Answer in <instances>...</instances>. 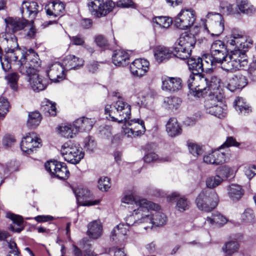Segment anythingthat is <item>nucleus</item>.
<instances>
[{"instance_id": "1", "label": "nucleus", "mask_w": 256, "mask_h": 256, "mask_svg": "<svg viewBox=\"0 0 256 256\" xmlns=\"http://www.w3.org/2000/svg\"><path fill=\"white\" fill-rule=\"evenodd\" d=\"M227 52L225 44L221 40H216L211 46V56L223 70H236L246 66V56L240 51L232 50L228 54Z\"/></svg>"}, {"instance_id": "2", "label": "nucleus", "mask_w": 256, "mask_h": 256, "mask_svg": "<svg viewBox=\"0 0 256 256\" xmlns=\"http://www.w3.org/2000/svg\"><path fill=\"white\" fill-rule=\"evenodd\" d=\"M142 204L144 208L140 210L144 217L141 220L148 224L144 227L145 229L151 228L153 226H160L166 224V216L160 211V207L158 204L149 200L142 201Z\"/></svg>"}, {"instance_id": "3", "label": "nucleus", "mask_w": 256, "mask_h": 256, "mask_svg": "<svg viewBox=\"0 0 256 256\" xmlns=\"http://www.w3.org/2000/svg\"><path fill=\"white\" fill-rule=\"evenodd\" d=\"M105 114H108L110 118L118 123L126 122L130 118L131 107L122 100L116 101L113 105H106Z\"/></svg>"}, {"instance_id": "4", "label": "nucleus", "mask_w": 256, "mask_h": 256, "mask_svg": "<svg viewBox=\"0 0 256 256\" xmlns=\"http://www.w3.org/2000/svg\"><path fill=\"white\" fill-rule=\"evenodd\" d=\"M227 44L231 46H234L233 50H238L246 56V65L248 62L246 52L250 48L253 44V40L249 36L243 35L241 32L233 30L227 41Z\"/></svg>"}, {"instance_id": "5", "label": "nucleus", "mask_w": 256, "mask_h": 256, "mask_svg": "<svg viewBox=\"0 0 256 256\" xmlns=\"http://www.w3.org/2000/svg\"><path fill=\"white\" fill-rule=\"evenodd\" d=\"M60 153L66 161L74 164H78L84 155L79 146L70 141L62 146Z\"/></svg>"}, {"instance_id": "6", "label": "nucleus", "mask_w": 256, "mask_h": 256, "mask_svg": "<svg viewBox=\"0 0 256 256\" xmlns=\"http://www.w3.org/2000/svg\"><path fill=\"white\" fill-rule=\"evenodd\" d=\"M218 196L214 192L202 191L196 198V202L198 208L209 212L217 206Z\"/></svg>"}, {"instance_id": "7", "label": "nucleus", "mask_w": 256, "mask_h": 256, "mask_svg": "<svg viewBox=\"0 0 256 256\" xmlns=\"http://www.w3.org/2000/svg\"><path fill=\"white\" fill-rule=\"evenodd\" d=\"M18 70L24 75L38 73L37 68L40 66L38 56L35 54L25 55L18 61Z\"/></svg>"}, {"instance_id": "8", "label": "nucleus", "mask_w": 256, "mask_h": 256, "mask_svg": "<svg viewBox=\"0 0 256 256\" xmlns=\"http://www.w3.org/2000/svg\"><path fill=\"white\" fill-rule=\"evenodd\" d=\"M87 6L92 15L100 18L112 12L115 4L112 1L104 2L103 0H88Z\"/></svg>"}, {"instance_id": "9", "label": "nucleus", "mask_w": 256, "mask_h": 256, "mask_svg": "<svg viewBox=\"0 0 256 256\" xmlns=\"http://www.w3.org/2000/svg\"><path fill=\"white\" fill-rule=\"evenodd\" d=\"M210 80L200 74H190L188 80V85L190 90L196 92L198 97L202 96L206 92Z\"/></svg>"}, {"instance_id": "10", "label": "nucleus", "mask_w": 256, "mask_h": 256, "mask_svg": "<svg viewBox=\"0 0 256 256\" xmlns=\"http://www.w3.org/2000/svg\"><path fill=\"white\" fill-rule=\"evenodd\" d=\"M45 168L52 176L59 179L66 180L69 176L70 172L66 164L56 160H50L45 164Z\"/></svg>"}, {"instance_id": "11", "label": "nucleus", "mask_w": 256, "mask_h": 256, "mask_svg": "<svg viewBox=\"0 0 256 256\" xmlns=\"http://www.w3.org/2000/svg\"><path fill=\"white\" fill-rule=\"evenodd\" d=\"M195 20L194 11L182 10L175 18L174 24L177 28L184 30L192 26Z\"/></svg>"}, {"instance_id": "12", "label": "nucleus", "mask_w": 256, "mask_h": 256, "mask_svg": "<svg viewBox=\"0 0 256 256\" xmlns=\"http://www.w3.org/2000/svg\"><path fill=\"white\" fill-rule=\"evenodd\" d=\"M40 143L41 140L36 136V134L29 133L22 138L20 148L24 152L30 154L34 148H38Z\"/></svg>"}, {"instance_id": "13", "label": "nucleus", "mask_w": 256, "mask_h": 256, "mask_svg": "<svg viewBox=\"0 0 256 256\" xmlns=\"http://www.w3.org/2000/svg\"><path fill=\"white\" fill-rule=\"evenodd\" d=\"M149 65V62L145 59H136L130 64V68L131 74L134 76L141 78L148 72Z\"/></svg>"}, {"instance_id": "14", "label": "nucleus", "mask_w": 256, "mask_h": 256, "mask_svg": "<svg viewBox=\"0 0 256 256\" xmlns=\"http://www.w3.org/2000/svg\"><path fill=\"white\" fill-rule=\"evenodd\" d=\"M64 67L60 62H56L51 64L46 70L50 80L57 82L63 80L64 78Z\"/></svg>"}, {"instance_id": "15", "label": "nucleus", "mask_w": 256, "mask_h": 256, "mask_svg": "<svg viewBox=\"0 0 256 256\" xmlns=\"http://www.w3.org/2000/svg\"><path fill=\"white\" fill-rule=\"evenodd\" d=\"M10 42H12V46H10L11 47L5 48L6 54L4 56L7 59L18 64V61L20 60L18 58L20 57V59L24 57L25 55L23 50L18 48L17 40L13 39L10 40Z\"/></svg>"}, {"instance_id": "16", "label": "nucleus", "mask_w": 256, "mask_h": 256, "mask_svg": "<svg viewBox=\"0 0 256 256\" xmlns=\"http://www.w3.org/2000/svg\"><path fill=\"white\" fill-rule=\"evenodd\" d=\"M28 76L30 85L32 90L39 92L44 90L48 84L47 79L40 76L38 73L26 74Z\"/></svg>"}, {"instance_id": "17", "label": "nucleus", "mask_w": 256, "mask_h": 256, "mask_svg": "<svg viewBox=\"0 0 256 256\" xmlns=\"http://www.w3.org/2000/svg\"><path fill=\"white\" fill-rule=\"evenodd\" d=\"M4 22L6 24V28L11 30L12 32L22 30L27 26H30V20H28L24 18L8 17L5 18Z\"/></svg>"}, {"instance_id": "18", "label": "nucleus", "mask_w": 256, "mask_h": 256, "mask_svg": "<svg viewBox=\"0 0 256 256\" xmlns=\"http://www.w3.org/2000/svg\"><path fill=\"white\" fill-rule=\"evenodd\" d=\"M162 80V88L164 90L175 92L179 90L182 88V80L179 78L163 76Z\"/></svg>"}, {"instance_id": "19", "label": "nucleus", "mask_w": 256, "mask_h": 256, "mask_svg": "<svg viewBox=\"0 0 256 256\" xmlns=\"http://www.w3.org/2000/svg\"><path fill=\"white\" fill-rule=\"evenodd\" d=\"M76 196L77 200L79 202L81 203V204L84 206H90L98 204L100 200H85L82 202L81 200L86 199L87 198H90L92 196V194L90 190L84 188H80L75 190Z\"/></svg>"}, {"instance_id": "20", "label": "nucleus", "mask_w": 256, "mask_h": 256, "mask_svg": "<svg viewBox=\"0 0 256 256\" xmlns=\"http://www.w3.org/2000/svg\"><path fill=\"white\" fill-rule=\"evenodd\" d=\"M38 6L36 2L26 0L22 3L21 12L24 16L28 15L30 20H32L38 13Z\"/></svg>"}, {"instance_id": "21", "label": "nucleus", "mask_w": 256, "mask_h": 256, "mask_svg": "<svg viewBox=\"0 0 256 256\" xmlns=\"http://www.w3.org/2000/svg\"><path fill=\"white\" fill-rule=\"evenodd\" d=\"M46 13L50 16L54 17L62 16L65 10L64 4L59 1L50 2L45 6Z\"/></svg>"}, {"instance_id": "22", "label": "nucleus", "mask_w": 256, "mask_h": 256, "mask_svg": "<svg viewBox=\"0 0 256 256\" xmlns=\"http://www.w3.org/2000/svg\"><path fill=\"white\" fill-rule=\"evenodd\" d=\"M84 60L74 55L67 56L63 60L64 70H76L80 68L84 64Z\"/></svg>"}, {"instance_id": "23", "label": "nucleus", "mask_w": 256, "mask_h": 256, "mask_svg": "<svg viewBox=\"0 0 256 256\" xmlns=\"http://www.w3.org/2000/svg\"><path fill=\"white\" fill-rule=\"evenodd\" d=\"M247 84L246 77L242 75H235L228 82L227 88L231 92L242 88Z\"/></svg>"}, {"instance_id": "24", "label": "nucleus", "mask_w": 256, "mask_h": 256, "mask_svg": "<svg viewBox=\"0 0 256 256\" xmlns=\"http://www.w3.org/2000/svg\"><path fill=\"white\" fill-rule=\"evenodd\" d=\"M204 106L208 113L219 118L224 116V109L218 104L214 102V100H207L205 102Z\"/></svg>"}, {"instance_id": "25", "label": "nucleus", "mask_w": 256, "mask_h": 256, "mask_svg": "<svg viewBox=\"0 0 256 256\" xmlns=\"http://www.w3.org/2000/svg\"><path fill=\"white\" fill-rule=\"evenodd\" d=\"M94 124V120L82 117L74 122V128H76L78 132H88L92 128Z\"/></svg>"}, {"instance_id": "26", "label": "nucleus", "mask_w": 256, "mask_h": 256, "mask_svg": "<svg viewBox=\"0 0 256 256\" xmlns=\"http://www.w3.org/2000/svg\"><path fill=\"white\" fill-rule=\"evenodd\" d=\"M206 17L208 18L214 17L213 19L215 20L212 26L213 30L215 32L214 34L220 35L224 30V22L222 15L218 13L210 12L208 14Z\"/></svg>"}, {"instance_id": "27", "label": "nucleus", "mask_w": 256, "mask_h": 256, "mask_svg": "<svg viewBox=\"0 0 256 256\" xmlns=\"http://www.w3.org/2000/svg\"><path fill=\"white\" fill-rule=\"evenodd\" d=\"M142 208H144L143 204H142V206H138V208H134L133 210L132 214L126 218V224H125V226L128 228L130 226H133L136 223L144 224V222L141 220V219H142L144 216L140 213V210H142Z\"/></svg>"}, {"instance_id": "28", "label": "nucleus", "mask_w": 256, "mask_h": 256, "mask_svg": "<svg viewBox=\"0 0 256 256\" xmlns=\"http://www.w3.org/2000/svg\"><path fill=\"white\" fill-rule=\"evenodd\" d=\"M128 230V228L125 226V224L120 223L112 231L111 239L114 241H124L126 238V235Z\"/></svg>"}, {"instance_id": "29", "label": "nucleus", "mask_w": 256, "mask_h": 256, "mask_svg": "<svg viewBox=\"0 0 256 256\" xmlns=\"http://www.w3.org/2000/svg\"><path fill=\"white\" fill-rule=\"evenodd\" d=\"M174 53L168 48L158 46L155 48L154 56L158 62L170 59Z\"/></svg>"}, {"instance_id": "30", "label": "nucleus", "mask_w": 256, "mask_h": 256, "mask_svg": "<svg viewBox=\"0 0 256 256\" xmlns=\"http://www.w3.org/2000/svg\"><path fill=\"white\" fill-rule=\"evenodd\" d=\"M113 63L118 66H124L129 62V54L124 50H116L112 55Z\"/></svg>"}, {"instance_id": "31", "label": "nucleus", "mask_w": 256, "mask_h": 256, "mask_svg": "<svg viewBox=\"0 0 256 256\" xmlns=\"http://www.w3.org/2000/svg\"><path fill=\"white\" fill-rule=\"evenodd\" d=\"M196 38L192 34H182L177 40L176 44L185 46L188 49L192 50L196 44Z\"/></svg>"}, {"instance_id": "32", "label": "nucleus", "mask_w": 256, "mask_h": 256, "mask_svg": "<svg viewBox=\"0 0 256 256\" xmlns=\"http://www.w3.org/2000/svg\"><path fill=\"white\" fill-rule=\"evenodd\" d=\"M88 234L92 238L96 239L101 236L102 227L100 221H93L88 224Z\"/></svg>"}, {"instance_id": "33", "label": "nucleus", "mask_w": 256, "mask_h": 256, "mask_svg": "<svg viewBox=\"0 0 256 256\" xmlns=\"http://www.w3.org/2000/svg\"><path fill=\"white\" fill-rule=\"evenodd\" d=\"M181 98L175 96L166 97L164 99L162 106L167 110H177L181 105Z\"/></svg>"}, {"instance_id": "34", "label": "nucleus", "mask_w": 256, "mask_h": 256, "mask_svg": "<svg viewBox=\"0 0 256 256\" xmlns=\"http://www.w3.org/2000/svg\"><path fill=\"white\" fill-rule=\"evenodd\" d=\"M188 64L192 71V74H200L204 72V64L202 58H190L188 60Z\"/></svg>"}, {"instance_id": "35", "label": "nucleus", "mask_w": 256, "mask_h": 256, "mask_svg": "<svg viewBox=\"0 0 256 256\" xmlns=\"http://www.w3.org/2000/svg\"><path fill=\"white\" fill-rule=\"evenodd\" d=\"M166 130L170 136H175L181 132V128L174 118H170L166 125Z\"/></svg>"}, {"instance_id": "36", "label": "nucleus", "mask_w": 256, "mask_h": 256, "mask_svg": "<svg viewBox=\"0 0 256 256\" xmlns=\"http://www.w3.org/2000/svg\"><path fill=\"white\" fill-rule=\"evenodd\" d=\"M6 216L13 222L14 225L10 226V229L12 231L19 232L23 230L24 220L21 216L12 213H8Z\"/></svg>"}, {"instance_id": "37", "label": "nucleus", "mask_w": 256, "mask_h": 256, "mask_svg": "<svg viewBox=\"0 0 256 256\" xmlns=\"http://www.w3.org/2000/svg\"><path fill=\"white\" fill-rule=\"evenodd\" d=\"M179 196L178 193L174 192L170 196V200H176V208L179 211L184 212L188 208L190 203L186 198L184 197L179 198Z\"/></svg>"}, {"instance_id": "38", "label": "nucleus", "mask_w": 256, "mask_h": 256, "mask_svg": "<svg viewBox=\"0 0 256 256\" xmlns=\"http://www.w3.org/2000/svg\"><path fill=\"white\" fill-rule=\"evenodd\" d=\"M148 201L146 199H140L135 196H134L132 194H126L124 195L123 198H122V202L128 204H131L133 206H132V208L134 210L136 208H138V206H142V201Z\"/></svg>"}, {"instance_id": "39", "label": "nucleus", "mask_w": 256, "mask_h": 256, "mask_svg": "<svg viewBox=\"0 0 256 256\" xmlns=\"http://www.w3.org/2000/svg\"><path fill=\"white\" fill-rule=\"evenodd\" d=\"M192 50L188 49L178 44H175L174 48V55L178 58L186 60L188 58L191 56Z\"/></svg>"}, {"instance_id": "40", "label": "nucleus", "mask_w": 256, "mask_h": 256, "mask_svg": "<svg viewBox=\"0 0 256 256\" xmlns=\"http://www.w3.org/2000/svg\"><path fill=\"white\" fill-rule=\"evenodd\" d=\"M240 244L237 241L230 240L225 243L222 248V250L226 256H232L238 252Z\"/></svg>"}, {"instance_id": "41", "label": "nucleus", "mask_w": 256, "mask_h": 256, "mask_svg": "<svg viewBox=\"0 0 256 256\" xmlns=\"http://www.w3.org/2000/svg\"><path fill=\"white\" fill-rule=\"evenodd\" d=\"M126 123L132 126V128L134 130L135 134L138 136L143 134L145 132L144 122L139 119H134L130 120H128Z\"/></svg>"}, {"instance_id": "42", "label": "nucleus", "mask_w": 256, "mask_h": 256, "mask_svg": "<svg viewBox=\"0 0 256 256\" xmlns=\"http://www.w3.org/2000/svg\"><path fill=\"white\" fill-rule=\"evenodd\" d=\"M154 26L156 28H168L172 23V20L166 16H156L152 18Z\"/></svg>"}, {"instance_id": "43", "label": "nucleus", "mask_w": 256, "mask_h": 256, "mask_svg": "<svg viewBox=\"0 0 256 256\" xmlns=\"http://www.w3.org/2000/svg\"><path fill=\"white\" fill-rule=\"evenodd\" d=\"M244 194L242 186L236 184H232L229 186L228 195L234 200H238Z\"/></svg>"}, {"instance_id": "44", "label": "nucleus", "mask_w": 256, "mask_h": 256, "mask_svg": "<svg viewBox=\"0 0 256 256\" xmlns=\"http://www.w3.org/2000/svg\"><path fill=\"white\" fill-rule=\"evenodd\" d=\"M60 131L61 135L66 138H72L78 132V129L76 128H74V124L60 126Z\"/></svg>"}, {"instance_id": "45", "label": "nucleus", "mask_w": 256, "mask_h": 256, "mask_svg": "<svg viewBox=\"0 0 256 256\" xmlns=\"http://www.w3.org/2000/svg\"><path fill=\"white\" fill-rule=\"evenodd\" d=\"M41 120L42 117L38 112H30L28 114V126L30 128H35L40 124Z\"/></svg>"}, {"instance_id": "46", "label": "nucleus", "mask_w": 256, "mask_h": 256, "mask_svg": "<svg viewBox=\"0 0 256 256\" xmlns=\"http://www.w3.org/2000/svg\"><path fill=\"white\" fill-rule=\"evenodd\" d=\"M206 221L210 224H223L226 222L227 220L220 213L216 212L213 214L212 217H208Z\"/></svg>"}, {"instance_id": "47", "label": "nucleus", "mask_w": 256, "mask_h": 256, "mask_svg": "<svg viewBox=\"0 0 256 256\" xmlns=\"http://www.w3.org/2000/svg\"><path fill=\"white\" fill-rule=\"evenodd\" d=\"M236 109L242 114H246L249 112L250 108L248 104L244 102V100L242 98H238L234 102Z\"/></svg>"}, {"instance_id": "48", "label": "nucleus", "mask_w": 256, "mask_h": 256, "mask_svg": "<svg viewBox=\"0 0 256 256\" xmlns=\"http://www.w3.org/2000/svg\"><path fill=\"white\" fill-rule=\"evenodd\" d=\"M222 180H223L220 176H216L208 178L206 182L207 187L212 188L220 184Z\"/></svg>"}, {"instance_id": "49", "label": "nucleus", "mask_w": 256, "mask_h": 256, "mask_svg": "<svg viewBox=\"0 0 256 256\" xmlns=\"http://www.w3.org/2000/svg\"><path fill=\"white\" fill-rule=\"evenodd\" d=\"M98 188L102 192H106L110 188V179L106 176L100 178L98 180Z\"/></svg>"}, {"instance_id": "50", "label": "nucleus", "mask_w": 256, "mask_h": 256, "mask_svg": "<svg viewBox=\"0 0 256 256\" xmlns=\"http://www.w3.org/2000/svg\"><path fill=\"white\" fill-rule=\"evenodd\" d=\"M202 64H204V72L208 71V70L212 68V66L218 64L216 60L212 58V56H204L202 58Z\"/></svg>"}, {"instance_id": "51", "label": "nucleus", "mask_w": 256, "mask_h": 256, "mask_svg": "<svg viewBox=\"0 0 256 256\" xmlns=\"http://www.w3.org/2000/svg\"><path fill=\"white\" fill-rule=\"evenodd\" d=\"M220 12L223 14L230 15L235 13L233 5L227 2H222L220 4Z\"/></svg>"}, {"instance_id": "52", "label": "nucleus", "mask_w": 256, "mask_h": 256, "mask_svg": "<svg viewBox=\"0 0 256 256\" xmlns=\"http://www.w3.org/2000/svg\"><path fill=\"white\" fill-rule=\"evenodd\" d=\"M84 143V148L89 153L94 152L96 148V144L91 137L86 138Z\"/></svg>"}, {"instance_id": "53", "label": "nucleus", "mask_w": 256, "mask_h": 256, "mask_svg": "<svg viewBox=\"0 0 256 256\" xmlns=\"http://www.w3.org/2000/svg\"><path fill=\"white\" fill-rule=\"evenodd\" d=\"M44 111L47 115L55 116L56 114V104L48 100L45 105L42 106Z\"/></svg>"}, {"instance_id": "54", "label": "nucleus", "mask_w": 256, "mask_h": 256, "mask_svg": "<svg viewBox=\"0 0 256 256\" xmlns=\"http://www.w3.org/2000/svg\"><path fill=\"white\" fill-rule=\"evenodd\" d=\"M188 146L190 152L194 156H198L202 154V150L201 147L198 144L192 142H189L188 144Z\"/></svg>"}, {"instance_id": "55", "label": "nucleus", "mask_w": 256, "mask_h": 256, "mask_svg": "<svg viewBox=\"0 0 256 256\" xmlns=\"http://www.w3.org/2000/svg\"><path fill=\"white\" fill-rule=\"evenodd\" d=\"M9 103L4 98H0V118H4L8 111Z\"/></svg>"}, {"instance_id": "56", "label": "nucleus", "mask_w": 256, "mask_h": 256, "mask_svg": "<svg viewBox=\"0 0 256 256\" xmlns=\"http://www.w3.org/2000/svg\"><path fill=\"white\" fill-rule=\"evenodd\" d=\"M214 160L213 162L214 165L222 164L226 162V154L224 152L219 150L214 151Z\"/></svg>"}, {"instance_id": "57", "label": "nucleus", "mask_w": 256, "mask_h": 256, "mask_svg": "<svg viewBox=\"0 0 256 256\" xmlns=\"http://www.w3.org/2000/svg\"><path fill=\"white\" fill-rule=\"evenodd\" d=\"M220 80L216 76H212L210 78V84L208 83L207 88H208V90H218V88L220 86Z\"/></svg>"}, {"instance_id": "58", "label": "nucleus", "mask_w": 256, "mask_h": 256, "mask_svg": "<svg viewBox=\"0 0 256 256\" xmlns=\"http://www.w3.org/2000/svg\"><path fill=\"white\" fill-rule=\"evenodd\" d=\"M236 6L242 13L248 14L250 8L248 0H236Z\"/></svg>"}, {"instance_id": "59", "label": "nucleus", "mask_w": 256, "mask_h": 256, "mask_svg": "<svg viewBox=\"0 0 256 256\" xmlns=\"http://www.w3.org/2000/svg\"><path fill=\"white\" fill-rule=\"evenodd\" d=\"M6 78L12 88L16 90L17 81L18 78V74L15 72L10 74L6 76Z\"/></svg>"}, {"instance_id": "60", "label": "nucleus", "mask_w": 256, "mask_h": 256, "mask_svg": "<svg viewBox=\"0 0 256 256\" xmlns=\"http://www.w3.org/2000/svg\"><path fill=\"white\" fill-rule=\"evenodd\" d=\"M254 218V212L250 208L246 209L242 215V220L247 222H252Z\"/></svg>"}, {"instance_id": "61", "label": "nucleus", "mask_w": 256, "mask_h": 256, "mask_svg": "<svg viewBox=\"0 0 256 256\" xmlns=\"http://www.w3.org/2000/svg\"><path fill=\"white\" fill-rule=\"evenodd\" d=\"M8 246L10 248L8 254L7 256H20L19 252L15 242L10 241L8 242Z\"/></svg>"}, {"instance_id": "62", "label": "nucleus", "mask_w": 256, "mask_h": 256, "mask_svg": "<svg viewBox=\"0 0 256 256\" xmlns=\"http://www.w3.org/2000/svg\"><path fill=\"white\" fill-rule=\"evenodd\" d=\"M210 94H212V96H210V100H214V102H217L218 103H220L222 100L224 94L220 88H218V90H215L213 92H210Z\"/></svg>"}, {"instance_id": "63", "label": "nucleus", "mask_w": 256, "mask_h": 256, "mask_svg": "<svg viewBox=\"0 0 256 256\" xmlns=\"http://www.w3.org/2000/svg\"><path fill=\"white\" fill-rule=\"evenodd\" d=\"M15 142V139L12 136L6 134L2 138V144L6 148L11 146Z\"/></svg>"}, {"instance_id": "64", "label": "nucleus", "mask_w": 256, "mask_h": 256, "mask_svg": "<svg viewBox=\"0 0 256 256\" xmlns=\"http://www.w3.org/2000/svg\"><path fill=\"white\" fill-rule=\"evenodd\" d=\"M246 176L249 178H252L256 174V168L254 166L246 167L244 170Z\"/></svg>"}]
</instances>
